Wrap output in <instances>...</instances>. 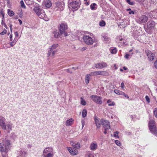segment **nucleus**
Masks as SVG:
<instances>
[{
	"label": "nucleus",
	"instance_id": "f257e3e1",
	"mask_svg": "<svg viewBox=\"0 0 157 157\" xmlns=\"http://www.w3.org/2000/svg\"><path fill=\"white\" fill-rule=\"evenodd\" d=\"M37 5H34L33 11L40 18L43 19L46 21H48L49 19L45 14L44 11L41 9L40 6L37 3Z\"/></svg>",
	"mask_w": 157,
	"mask_h": 157
},
{
	"label": "nucleus",
	"instance_id": "f03ea898",
	"mask_svg": "<svg viewBox=\"0 0 157 157\" xmlns=\"http://www.w3.org/2000/svg\"><path fill=\"white\" fill-rule=\"evenodd\" d=\"M10 144L9 140L3 139L2 142L0 143V151L2 153H7L9 150Z\"/></svg>",
	"mask_w": 157,
	"mask_h": 157
},
{
	"label": "nucleus",
	"instance_id": "7ed1b4c3",
	"mask_svg": "<svg viewBox=\"0 0 157 157\" xmlns=\"http://www.w3.org/2000/svg\"><path fill=\"white\" fill-rule=\"evenodd\" d=\"M55 153L52 147H46L43 151L42 156L44 157H53Z\"/></svg>",
	"mask_w": 157,
	"mask_h": 157
},
{
	"label": "nucleus",
	"instance_id": "20e7f679",
	"mask_svg": "<svg viewBox=\"0 0 157 157\" xmlns=\"http://www.w3.org/2000/svg\"><path fill=\"white\" fill-rule=\"evenodd\" d=\"M149 128L152 133L157 136V129L155 125V121L150 120L148 124Z\"/></svg>",
	"mask_w": 157,
	"mask_h": 157
},
{
	"label": "nucleus",
	"instance_id": "39448f33",
	"mask_svg": "<svg viewBox=\"0 0 157 157\" xmlns=\"http://www.w3.org/2000/svg\"><path fill=\"white\" fill-rule=\"evenodd\" d=\"M58 47L57 44L52 45L49 48L48 55V56L52 57L54 56L57 52V51L56 48Z\"/></svg>",
	"mask_w": 157,
	"mask_h": 157
},
{
	"label": "nucleus",
	"instance_id": "423d86ee",
	"mask_svg": "<svg viewBox=\"0 0 157 157\" xmlns=\"http://www.w3.org/2000/svg\"><path fill=\"white\" fill-rule=\"evenodd\" d=\"M83 39L85 43L88 45H92L94 42V39L89 36H84Z\"/></svg>",
	"mask_w": 157,
	"mask_h": 157
},
{
	"label": "nucleus",
	"instance_id": "0eeeda50",
	"mask_svg": "<svg viewBox=\"0 0 157 157\" xmlns=\"http://www.w3.org/2000/svg\"><path fill=\"white\" fill-rule=\"evenodd\" d=\"M80 0H69L70 5L72 8L77 10L79 7Z\"/></svg>",
	"mask_w": 157,
	"mask_h": 157
},
{
	"label": "nucleus",
	"instance_id": "6e6552de",
	"mask_svg": "<svg viewBox=\"0 0 157 157\" xmlns=\"http://www.w3.org/2000/svg\"><path fill=\"white\" fill-rule=\"evenodd\" d=\"M67 25L66 24L62 23L59 28V32L61 34H64L65 36H67V33H65V30L67 29Z\"/></svg>",
	"mask_w": 157,
	"mask_h": 157
},
{
	"label": "nucleus",
	"instance_id": "1a4fd4ad",
	"mask_svg": "<svg viewBox=\"0 0 157 157\" xmlns=\"http://www.w3.org/2000/svg\"><path fill=\"white\" fill-rule=\"evenodd\" d=\"M91 99L95 102L98 104L102 103V101L101 97L97 95H92L90 96Z\"/></svg>",
	"mask_w": 157,
	"mask_h": 157
},
{
	"label": "nucleus",
	"instance_id": "9d476101",
	"mask_svg": "<svg viewBox=\"0 0 157 157\" xmlns=\"http://www.w3.org/2000/svg\"><path fill=\"white\" fill-rule=\"evenodd\" d=\"M55 8H56V10H60V11L63 10L64 7V4L63 2H56L55 3Z\"/></svg>",
	"mask_w": 157,
	"mask_h": 157
},
{
	"label": "nucleus",
	"instance_id": "9b49d317",
	"mask_svg": "<svg viewBox=\"0 0 157 157\" xmlns=\"http://www.w3.org/2000/svg\"><path fill=\"white\" fill-rule=\"evenodd\" d=\"M148 20V17L145 15H142L139 17L137 22L139 24H141L145 23Z\"/></svg>",
	"mask_w": 157,
	"mask_h": 157
},
{
	"label": "nucleus",
	"instance_id": "f8f14e48",
	"mask_svg": "<svg viewBox=\"0 0 157 157\" xmlns=\"http://www.w3.org/2000/svg\"><path fill=\"white\" fill-rule=\"evenodd\" d=\"M145 52L149 60L150 61L153 60L155 56V55L154 54L148 50H146Z\"/></svg>",
	"mask_w": 157,
	"mask_h": 157
},
{
	"label": "nucleus",
	"instance_id": "ddd939ff",
	"mask_svg": "<svg viewBox=\"0 0 157 157\" xmlns=\"http://www.w3.org/2000/svg\"><path fill=\"white\" fill-rule=\"evenodd\" d=\"M94 119L96 126L98 128H100L101 125L102 124V121H103V120H100L96 116H94Z\"/></svg>",
	"mask_w": 157,
	"mask_h": 157
},
{
	"label": "nucleus",
	"instance_id": "4468645a",
	"mask_svg": "<svg viewBox=\"0 0 157 157\" xmlns=\"http://www.w3.org/2000/svg\"><path fill=\"white\" fill-rule=\"evenodd\" d=\"M107 66V64L105 62L98 63L95 64V67L99 69H101L104 67H105Z\"/></svg>",
	"mask_w": 157,
	"mask_h": 157
},
{
	"label": "nucleus",
	"instance_id": "2eb2a0df",
	"mask_svg": "<svg viewBox=\"0 0 157 157\" xmlns=\"http://www.w3.org/2000/svg\"><path fill=\"white\" fill-rule=\"evenodd\" d=\"M91 75L92 76H97L98 75H106L105 71H95L90 73Z\"/></svg>",
	"mask_w": 157,
	"mask_h": 157
},
{
	"label": "nucleus",
	"instance_id": "dca6fc26",
	"mask_svg": "<svg viewBox=\"0 0 157 157\" xmlns=\"http://www.w3.org/2000/svg\"><path fill=\"white\" fill-rule=\"evenodd\" d=\"M6 121L5 118L3 117H0V126L2 129H6Z\"/></svg>",
	"mask_w": 157,
	"mask_h": 157
},
{
	"label": "nucleus",
	"instance_id": "f3484780",
	"mask_svg": "<svg viewBox=\"0 0 157 157\" xmlns=\"http://www.w3.org/2000/svg\"><path fill=\"white\" fill-rule=\"evenodd\" d=\"M52 2L49 0H44L42 5L46 8H48L52 6Z\"/></svg>",
	"mask_w": 157,
	"mask_h": 157
},
{
	"label": "nucleus",
	"instance_id": "a211bd4d",
	"mask_svg": "<svg viewBox=\"0 0 157 157\" xmlns=\"http://www.w3.org/2000/svg\"><path fill=\"white\" fill-rule=\"evenodd\" d=\"M6 129H3L4 130H6L8 132H10L12 129L13 127V124L10 122H7L6 124Z\"/></svg>",
	"mask_w": 157,
	"mask_h": 157
},
{
	"label": "nucleus",
	"instance_id": "6ab92c4d",
	"mask_svg": "<svg viewBox=\"0 0 157 157\" xmlns=\"http://www.w3.org/2000/svg\"><path fill=\"white\" fill-rule=\"evenodd\" d=\"M102 125L103 126V127L105 128V130L110 128L109 122L107 120H103Z\"/></svg>",
	"mask_w": 157,
	"mask_h": 157
},
{
	"label": "nucleus",
	"instance_id": "aec40b11",
	"mask_svg": "<svg viewBox=\"0 0 157 157\" xmlns=\"http://www.w3.org/2000/svg\"><path fill=\"white\" fill-rule=\"evenodd\" d=\"M67 148L71 155H74L77 154L78 151L76 150H74L71 147H67Z\"/></svg>",
	"mask_w": 157,
	"mask_h": 157
},
{
	"label": "nucleus",
	"instance_id": "412c9836",
	"mask_svg": "<svg viewBox=\"0 0 157 157\" xmlns=\"http://www.w3.org/2000/svg\"><path fill=\"white\" fill-rule=\"evenodd\" d=\"M155 25V23L154 21H150L147 23V26L149 29H151L154 28Z\"/></svg>",
	"mask_w": 157,
	"mask_h": 157
},
{
	"label": "nucleus",
	"instance_id": "4be33fe9",
	"mask_svg": "<svg viewBox=\"0 0 157 157\" xmlns=\"http://www.w3.org/2000/svg\"><path fill=\"white\" fill-rule=\"evenodd\" d=\"M27 152L21 150L18 151L17 157H25Z\"/></svg>",
	"mask_w": 157,
	"mask_h": 157
},
{
	"label": "nucleus",
	"instance_id": "5701e85b",
	"mask_svg": "<svg viewBox=\"0 0 157 157\" xmlns=\"http://www.w3.org/2000/svg\"><path fill=\"white\" fill-rule=\"evenodd\" d=\"M70 144L72 146L76 149H78L80 147V144L78 143L74 142L73 141H71Z\"/></svg>",
	"mask_w": 157,
	"mask_h": 157
},
{
	"label": "nucleus",
	"instance_id": "b1692460",
	"mask_svg": "<svg viewBox=\"0 0 157 157\" xmlns=\"http://www.w3.org/2000/svg\"><path fill=\"white\" fill-rule=\"evenodd\" d=\"M26 4L29 6L32 5L33 6H34L35 5H37V3L35 2L33 0H32L31 1L29 0L25 1Z\"/></svg>",
	"mask_w": 157,
	"mask_h": 157
},
{
	"label": "nucleus",
	"instance_id": "393cba45",
	"mask_svg": "<svg viewBox=\"0 0 157 157\" xmlns=\"http://www.w3.org/2000/svg\"><path fill=\"white\" fill-rule=\"evenodd\" d=\"M98 145L96 143H92L90 145V149L92 151L95 150L97 148Z\"/></svg>",
	"mask_w": 157,
	"mask_h": 157
},
{
	"label": "nucleus",
	"instance_id": "a878e982",
	"mask_svg": "<svg viewBox=\"0 0 157 157\" xmlns=\"http://www.w3.org/2000/svg\"><path fill=\"white\" fill-rule=\"evenodd\" d=\"M73 121V120L72 118L67 120L66 122V125L67 126L71 125Z\"/></svg>",
	"mask_w": 157,
	"mask_h": 157
},
{
	"label": "nucleus",
	"instance_id": "bb28decb",
	"mask_svg": "<svg viewBox=\"0 0 157 157\" xmlns=\"http://www.w3.org/2000/svg\"><path fill=\"white\" fill-rule=\"evenodd\" d=\"M92 76L91 75V73L86 75L85 78V82L86 84H88L89 82V78L90 76Z\"/></svg>",
	"mask_w": 157,
	"mask_h": 157
},
{
	"label": "nucleus",
	"instance_id": "cd10ccee",
	"mask_svg": "<svg viewBox=\"0 0 157 157\" xmlns=\"http://www.w3.org/2000/svg\"><path fill=\"white\" fill-rule=\"evenodd\" d=\"M97 6L96 4L95 3L92 4L90 5V9L92 10H94L97 9Z\"/></svg>",
	"mask_w": 157,
	"mask_h": 157
},
{
	"label": "nucleus",
	"instance_id": "c85d7f7f",
	"mask_svg": "<svg viewBox=\"0 0 157 157\" xmlns=\"http://www.w3.org/2000/svg\"><path fill=\"white\" fill-rule=\"evenodd\" d=\"M107 103H109L108 105L109 106H113L115 105V102L113 101H111L110 99L108 100L107 101Z\"/></svg>",
	"mask_w": 157,
	"mask_h": 157
},
{
	"label": "nucleus",
	"instance_id": "c756f323",
	"mask_svg": "<svg viewBox=\"0 0 157 157\" xmlns=\"http://www.w3.org/2000/svg\"><path fill=\"white\" fill-rule=\"evenodd\" d=\"M114 93L117 94L122 95L123 94V92L118 90H115Z\"/></svg>",
	"mask_w": 157,
	"mask_h": 157
},
{
	"label": "nucleus",
	"instance_id": "7c9ffc66",
	"mask_svg": "<svg viewBox=\"0 0 157 157\" xmlns=\"http://www.w3.org/2000/svg\"><path fill=\"white\" fill-rule=\"evenodd\" d=\"M132 54V53L130 54L127 53L125 54L124 57L126 59H129L131 58Z\"/></svg>",
	"mask_w": 157,
	"mask_h": 157
},
{
	"label": "nucleus",
	"instance_id": "2f4dec72",
	"mask_svg": "<svg viewBox=\"0 0 157 157\" xmlns=\"http://www.w3.org/2000/svg\"><path fill=\"white\" fill-rule=\"evenodd\" d=\"M87 111L86 109H84L83 110L82 112V117H85L86 116Z\"/></svg>",
	"mask_w": 157,
	"mask_h": 157
},
{
	"label": "nucleus",
	"instance_id": "473e14b6",
	"mask_svg": "<svg viewBox=\"0 0 157 157\" xmlns=\"http://www.w3.org/2000/svg\"><path fill=\"white\" fill-rule=\"evenodd\" d=\"M17 40H16L14 39L12 42H10L9 44L12 47L14 45L16 44V43L17 41Z\"/></svg>",
	"mask_w": 157,
	"mask_h": 157
},
{
	"label": "nucleus",
	"instance_id": "72a5a7b5",
	"mask_svg": "<svg viewBox=\"0 0 157 157\" xmlns=\"http://www.w3.org/2000/svg\"><path fill=\"white\" fill-rule=\"evenodd\" d=\"M126 2L130 5H133L135 4V2L134 1H132L130 0H126Z\"/></svg>",
	"mask_w": 157,
	"mask_h": 157
},
{
	"label": "nucleus",
	"instance_id": "f704fd0d",
	"mask_svg": "<svg viewBox=\"0 0 157 157\" xmlns=\"http://www.w3.org/2000/svg\"><path fill=\"white\" fill-rule=\"evenodd\" d=\"M54 37L56 38H58L60 34L57 31H55L53 32Z\"/></svg>",
	"mask_w": 157,
	"mask_h": 157
},
{
	"label": "nucleus",
	"instance_id": "c9c22d12",
	"mask_svg": "<svg viewBox=\"0 0 157 157\" xmlns=\"http://www.w3.org/2000/svg\"><path fill=\"white\" fill-rule=\"evenodd\" d=\"M8 13L10 16H12L14 14L13 12L9 9L8 10Z\"/></svg>",
	"mask_w": 157,
	"mask_h": 157
},
{
	"label": "nucleus",
	"instance_id": "e433bc0d",
	"mask_svg": "<svg viewBox=\"0 0 157 157\" xmlns=\"http://www.w3.org/2000/svg\"><path fill=\"white\" fill-rule=\"evenodd\" d=\"M105 25V23L103 20H102L99 22V25L103 27Z\"/></svg>",
	"mask_w": 157,
	"mask_h": 157
},
{
	"label": "nucleus",
	"instance_id": "4c0bfd02",
	"mask_svg": "<svg viewBox=\"0 0 157 157\" xmlns=\"http://www.w3.org/2000/svg\"><path fill=\"white\" fill-rule=\"evenodd\" d=\"M20 4L22 8H24V9H25L26 8V6L24 4V3L23 0H21L20 2Z\"/></svg>",
	"mask_w": 157,
	"mask_h": 157
},
{
	"label": "nucleus",
	"instance_id": "58836bf2",
	"mask_svg": "<svg viewBox=\"0 0 157 157\" xmlns=\"http://www.w3.org/2000/svg\"><path fill=\"white\" fill-rule=\"evenodd\" d=\"M110 52L111 53L113 54H115L117 52V49L116 48L111 49L110 50Z\"/></svg>",
	"mask_w": 157,
	"mask_h": 157
},
{
	"label": "nucleus",
	"instance_id": "ea45409f",
	"mask_svg": "<svg viewBox=\"0 0 157 157\" xmlns=\"http://www.w3.org/2000/svg\"><path fill=\"white\" fill-rule=\"evenodd\" d=\"M153 113L154 116L157 118V108H155L154 109Z\"/></svg>",
	"mask_w": 157,
	"mask_h": 157
},
{
	"label": "nucleus",
	"instance_id": "a19ab883",
	"mask_svg": "<svg viewBox=\"0 0 157 157\" xmlns=\"http://www.w3.org/2000/svg\"><path fill=\"white\" fill-rule=\"evenodd\" d=\"M119 133V132L118 131H116L114 133L113 136L114 137L117 138H119V136L118 135V134Z\"/></svg>",
	"mask_w": 157,
	"mask_h": 157
},
{
	"label": "nucleus",
	"instance_id": "79ce46f5",
	"mask_svg": "<svg viewBox=\"0 0 157 157\" xmlns=\"http://www.w3.org/2000/svg\"><path fill=\"white\" fill-rule=\"evenodd\" d=\"M127 11H129L128 13L130 14H134V12L133 11L131 10V9H127Z\"/></svg>",
	"mask_w": 157,
	"mask_h": 157
},
{
	"label": "nucleus",
	"instance_id": "37998d69",
	"mask_svg": "<svg viewBox=\"0 0 157 157\" xmlns=\"http://www.w3.org/2000/svg\"><path fill=\"white\" fill-rule=\"evenodd\" d=\"M1 24H2V25H3V26L5 28H6V29H7V28H7V26L6 24L3 22V19H2V22H1Z\"/></svg>",
	"mask_w": 157,
	"mask_h": 157
},
{
	"label": "nucleus",
	"instance_id": "c03bdc74",
	"mask_svg": "<svg viewBox=\"0 0 157 157\" xmlns=\"http://www.w3.org/2000/svg\"><path fill=\"white\" fill-rule=\"evenodd\" d=\"M81 104L83 105H86V102L82 98H81Z\"/></svg>",
	"mask_w": 157,
	"mask_h": 157
},
{
	"label": "nucleus",
	"instance_id": "a18cd8bd",
	"mask_svg": "<svg viewBox=\"0 0 157 157\" xmlns=\"http://www.w3.org/2000/svg\"><path fill=\"white\" fill-rule=\"evenodd\" d=\"M81 123H82V129L83 127L84 126L85 121L84 119H82L81 120Z\"/></svg>",
	"mask_w": 157,
	"mask_h": 157
},
{
	"label": "nucleus",
	"instance_id": "49530a36",
	"mask_svg": "<svg viewBox=\"0 0 157 157\" xmlns=\"http://www.w3.org/2000/svg\"><path fill=\"white\" fill-rule=\"evenodd\" d=\"M115 144L118 146H120L121 145V144L120 141L118 140H115Z\"/></svg>",
	"mask_w": 157,
	"mask_h": 157
},
{
	"label": "nucleus",
	"instance_id": "de8ad7c7",
	"mask_svg": "<svg viewBox=\"0 0 157 157\" xmlns=\"http://www.w3.org/2000/svg\"><path fill=\"white\" fill-rule=\"evenodd\" d=\"M0 14L2 16L3 18H2V19H3L4 18V12L2 10H1Z\"/></svg>",
	"mask_w": 157,
	"mask_h": 157
},
{
	"label": "nucleus",
	"instance_id": "09e8293b",
	"mask_svg": "<svg viewBox=\"0 0 157 157\" xmlns=\"http://www.w3.org/2000/svg\"><path fill=\"white\" fill-rule=\"evenodd\" d=\"M7 32V30H6L5 29H4L3 31L0 33V34L4 35Z\"/></svg>",
	"mask_w": 157,
	"mask_h": 157
},
{
	"label": "nucleus",
	"instance_id": "8fccbe9b",
	"mask_svg": "<svg viewBox=\"0 0 157 157\" xmlns=\"http://www.w3.org/2000/svg\"><path fill=\"white\" fill-rule=\"evenodd\" d=\"M145 99L147 101L148 103H149L150 102V100L148 96L146 95L145 97Z\"/></svg>",
	"mask_w": 157,
	"mask_h": 157
},
{
	"label": "nucleus",
	"instance_id": "3c124183",
	"mask_svg": "<svg viewBox=\"0 0 157 157\" xmlns=\"http://www.w3.org/2000/svg\"><path fill=\"white\" fill-rule=\"evenodd\" d=\"M11 136L13 139H14L16 137V135L14 133H12L11 134Z\"/></svg>",
	"mask_w": 157,
	"mask_h": 157
},
{
	"label": "nucleus",
	"instance_id": "603ef678",
	"mask_svg": "<svg viewBox=\"0 0 157 157\" xmlns=\"http://www.w3.org/2000/svg\"><path fill=\"white\" fill-rule=\"evenodd\" d=\"M84 4L86 6H88L90 4L89 1H87V0H84Z\"/></svg>",
	"mask_w": 157,
	"mask_h": 157
},
{
	"label": "nucleus",
	"instance_id": "864d4df0",
	"mask_svg": "<svg viewBox=\"0 0 157 157\" xmlns=\"http://www.w3.org/2000/svg\"><path fill=\"white\" fill-rule=\"evenodd\" d=\"M157 3V0H151V3L156 4Z\"/></svg>",
	"mask_w": 157,
	"mask_h": 157
},
{
	"label": "nucleus",
	"instance_id": "5fc2aeb1",
	"mask_svg": "<svg viewBox=\"0 0 157 157\" xmlns=\"http://www.w3.org/2000/svg\"><path fill=\"white\" fill-rule=\"evenodd\" d=\"M103 37L104 39L105 40H108L109 39V38L107 36H103Z\"/></svg>",
	"mask_w": 157,
	"mask_h": 157
},
{
	"label": "nucleus",
	"instance_id": "6e6d98bb",
	"mask_svg": "<svg viewBox=\"0 0 157 157\" xmlns=\"http://www.w3.org/2000/svg\"><path fill=\"white\" fill-rule=\"evenodd\" d=\"M154 65L155 67L157 69V60L155 62Z\"/></svg>",
	"mask_w": 157,
	"mask_h": 157
},
{
	"label": "nucleus",
	"instance_id": "4d7b16f0",
	"mask_svg": "<svg viewBox=\"0 0 157 157\" xmlns=\"http://www.w3.org/2000/svg\"><path fill=\"white\" fill-rule=\"evenodd\" d=\"M125 134L126 135H128V136H130L131 135V133L130 132H125Z\"/></svg>",
	"mask_w": 157,
	"mask_h": 157
},
{
	"label": "nucleus",
	"instance_id": "13d9d810",
	"mask_svg": "<svg viewBox=\"0 0 157 157\" xmlns=\"http://www.w3.org/2000/svg\"><path fill=\"white\" fill-rule=\"evenodd\" d=\"M123 94H122V95H124L125 97H126V98H129V97L126 94L123 92Z\"/></svg>",
	"mask_w": 157,
	"mask_h": 157
},
{
	"label": "nucleus",
	"instance_id": "bf43d9fd",
	"mask_svg": "<svg viewBox=\"0 0 157 157\" xmlns=\"http://www.w3.org/2000/svg\"><path fill=\"white\" fill-rule=\"evenodd\" d=\"M121 87L122 88H124V87H125V86H124V83L123 82H122L121 83Z\"/></svg>",
	"mask_w": 157,
	"mask_h": 157
},
{
	"label": "nucleus",
	"instance_id": "052dcab7",
	"mask_svg": "<svg viewBox=\"0 0 157 157\" xmlns=\"http://www.w3.org/2000/svg\"><path fill=\"white\" fill-rule=\"evenodd\" d=\"M12 37H13L12 34H10V40L11 41H12L13 40Z\"/></svg>",
	"mask_w": 157,
	"mask_h": 157
},
{
	"label": "nucleus",
	"instance_id": "680f3d73",
	"mask_svg": "<svg viewBox=\"0 0 157 157\" xmlns=\"http://www.w3.org/2000/svg\"><path fill=\"white\" fill-rule=\"evenodd\" d=\"M32 147V145L30 144H28L27 145V147L28 148H30Z\"/></svg>",
	"mask_w": 157,
	"mask_h": 157
},
{
	"label": "nucleus",
	"instance_id": "e2e57ef3",
	"mask_svg": "<svg viewBox=\"0 0 157 157\" xmlns=\"http://www.w3.org/2000/svg\"><path fill=\"white\" fill-rule=\"evenodd\" d=\"M88 157H94L93 155L91 154H89L88 155Z\"/></svg>",
	"mask_w": 157,
	"mask_h": 157
},
{
	"label": "nucleus",
	"instance_id": "0e129e2a",
	"mask_svg": "<svg viewBox=\"0 0 157 157\" xmlns=\"http://www.w3.org/2000/svg\"><path fill=\"white\" fill-rule=\"evenodd\" d=\"M15 36L16 37H17L18 36V33L17 32H16L14 33Z\"/></svg>",
	"mask_w": 157,
	"mask_h": 157
},
{
	"label": "nucleus",
	"instance_id": "69168bd1",
	"mask_svg": "<svg viewBox=\"0 0 157 157\" xmlns=\"http://www.w3.org/2000/svg\"><path fill=\"white\" fill-rule=\"evenodd\" d=\"M87 48L86 47H83L81 49V50L82 51H83L86 50Z\"/></svg>",
	"mask_w": 157,
	"mask_h": 157
},
{
	"label": "nucleus",
	"instance_id": "338daca9",
	"mask_svg": "<svg viewBox=\"0 0 157 157\" xmlns=\"http://www.w3.org/2000/svg\"><path fill=\"white\" fill-rule=\"evenodd\" d=\"M114 67H115V70H117V67L116 65V64H114Z\"/></svg>",
	"mask_w": 157,
	"mask_h": 157
},
{
	"label": "nucleus",
	"instance_id": "774afa93",
	"mask_svg": "<svg viewBox=\"0 0 157 157\" xmlns=\"http://www.w3.org/2000/svg\"><path fill=\"white\" fill-rule=\"evenodd\" d=\"M18 21H19L20 24H21H21L22 23V21L20 19H18Z\"/></svg>",
	"mask_w": 157,
	"mask_h": 157
}]
</instances>
